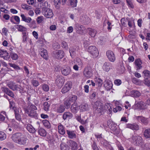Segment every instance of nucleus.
<instances>
[{
  "label": "nucleus",
  "mask_w": 150,
  "mask_h": 150,
  "mask_svg": "<svg viewBox=\"0 0 150 150\" xmlns=\"http://www.w3.org/2000/svg\"><path fill=\"white\" fill-rule=\"evenodd\" d=\"M107 124L108 125L107 126H109V128L113 132V133L114 134L116 133L117 132L116 131H117V124L110 120H109L107 121ZM103 126L104 127H107V126H105L104 125H103Z\"/></svg>",
  "instance_id": "1a4fd4ad"
},
{
  "label": "nucleus",
  "mask_w": 150,
  "mask_h": 150,
  "mask_svg": "<svg viewBox=\"0 0 150 150\" xmlns=\"http://www.w3.org/2000/svg\"><path fill=\"white\" fill-rule=\"evenodd\" d=\"M8 87L11 89L13 91H15L18 90L19 88V86L17 84H16L13 83H11L8 84Z\"/></svg>",
  "instance_id": "2f4dec72"
},
{
  "label": "nucleus",
  "mask_w": 150,
  "mask_h": 150,
  "mask_svg": "<svg viewBox=\"0 0 150 150\" xmlns=\"http://www.w3.org/2000/svg\"><path fill=\"white\" fill-rule=\"evenodd\" d=\"M42 89L45 91L47 92L49 91V86L46 84H43L41 85Z\"/></svg>",
  "instance_id": "052dcab7"
},
{
  "label": "nucleus",
  "mask_w": 150,
  "mask_h": 150,
  "mask_svg": "<svg viewBox=\"0 0 150 150\" xmlns=\"http://www.w3.org/2000/svg\"><path fill=\"white\" fill-rule=\"evenodd\" d=\"M112 68V65L110 63L108 62L104 63L102 68L103 71L106 72H108Z\"/></svg>",
  "instance_id": "ddd939ff"
},
{
  "label": "nucleus",
  "mask_w": 150,
  "mask_h": 150,
  "mask_svg": "<svg viewBox=\"0 0 150 150\" xmlns=\"http://www.w3.org/2000/svg\"><path fill=\"white\" fill-rule=\"evenodd\" d=\"M134 64L135 65V67L137 70H138L141 69L142 68V62L140 58L136 59L134 62Z\"/></svg>",
  "instance_id": "4468645a"
},
{
  "label": "nucleus",
  "mask_w": 150,
  "mask_h": 150,
  "mask_svg": "<svg viewBox=\"0 0 150 150\" xmlns=\"http://www.w3.org/2000/svg\"><path fill=\"white\" fill-rule=\"evenodd\" d=\"M83 75L85 77L89 79L92 76V74L88 67H85L83 71Z\"/></svg>",
  "instance_id": "aec40b11"
},
{
  "label": "nucleus",
  "mask_w": 150,
  "mask_h": 150,
  "mask_svg": "<svg viewBox=\"0 0 150 150\" xmlns=\"http://www.w3.org/2000/svg\"><path fill=\"white\" fill-rule=\"evenodd\" d=\"M132 142L137 145H141L142 143L143 139L142 138L139 136L133 135L132 137Z\"/></svg>",
  "instance_id": "423d86ee"
},
{
  "label": "nucleus",
  "mask_w": 150,
  "mask_h": 150,
  "mask_svg": "<svg viewBox=\"0 0 150 150\" xmlns=\"http://www.w3.org/2000/svg\"><path fill=\"white\" fill-rule=\"evenodd\" d=\"M142 75L144 79H150V71L145 69L142 72Z\"/></svg>",
  "instance_id": "7c9ffc66"
},
{
  "label": "nucleus",
  "mask_w": 150,
  "mask_h": 150,
  "mask_svg": "<svg viewBox=\"0 0 150 150\" xmlns=\"http://www.w3.org/2000/svg\"><path fill=\"white\" fill-rule=\"evenodd\" d=\"M0 56L4 59L8 60L10 58L8 53L6 51L0 50Z\"/></svg>",
  "instance_id": "4be33fe9"
},
{
  "label": "nucleus",
  "mask_w": 150,
  "mask_h": 150,
  "mask_svg": "<svg viewBox=\"0 0 150 150\" xmlns=\"http://www.w3.org/2000/svg\"><path fill=\"white\" fill-rule=\"evenodd\" d=\"M65 81L64 77L62 76H57L56 80V85L59 88H61L63 85Z\"/></svg>",
  "instance_id": "9b49d317"
},
{
  "label": "nucleus",
  "mask_w": 150,
  "mask_h": 150,
  "mask_svg": "<svg viewBox=\"0 0 150 150\" xmlns=\"http://www.w3.org/2000/svg\"><path fill=\"white\" fill-rule=\"evenodd\" d=\"M10 55L11 58L13 60H16L18 59V56L17 54L14 52H10Z\"/></svg>",
  "instance_id": "de8ad7c7"
},
{
  "label": "nucleus",
  "mask_w": 150,
  "mask_h": 150,
  "mask_svg": "<svg viewBox=\"0 0 150 150\" xmlns=\"http://www.w3.org/2000/svg\"><path fill=\"white\" fill-rule=\"evenodd\" d=\"M2 90L3 92L5 93L11 97L13 98L14 97V94L13 93L10 91L8 88L6 87L2 88Z\"/></svg>",
  "instance_id": "a878e982"
},
{
  "label": "nucleus",
  "mask_w": 150,
  "mask_h": 150,
  "mask_svg": "<svg viewBox=\"0 0 150 150\" xmlns=\"http://www.w3.org/2000/svg\"><path fill=\"white\" fill-rule=\"evenodd\" d=\"M56 111L58 113H61L63 112L65 110V108L64 105H62L56 106L55 108Z\"/></svg>",
  "instance_id": "c756f323"
},
{
  "label": "nucleus",
  "mask_w": 150,
  "mask_h": 150,
  "mask_svg": "<svg viewBox=\"0 0 150 150\" xmlns=\"http://www.w3.org/2000/svg\"><path fill=\"white\" fill-rule=\"evenodd\" d=\"M126 127L136 131L138 130L139 129V126L136 123H133L132 124L128 123Z\"/></svg>",
  "instance_id": "a211bd4d"
},
{
  "label": "nucleus",
  "mask_w": 150,
  "mask_h": 150,
  "mask_svg": "<svg viewBox=\"0 0 150 150\" xmlns=\"http://www.w3.org/2000/svg\"><path fill=\"white\" fill-rule=\"evenodd\" d=\"M38 133L40 136L45 137L47 135V132L43 128H41L38 130Z\"/></svg>",
  "instance_id": "e433bc0d"
},
{
  "label": "nucleus",
  "mask_w": 150,
  "mask_h": 150,
  "mask_svg": "<svg viewBox=\"0 0 150 150\" xmlns=\"http://www.w3.org/2000/svg\"><path fill=\"white\" fill-rule=\"evenodd\" d=\"M50 105L48 102H45L43 104V109L45 111H48L49 110Z\"/></svg>",
  "instance_id": "a18cd8bd"
},
{
  "label": "nucleus",
  "mask_w": 150,
  "mask_h": 150,
  "mask_svg": "<svg viewBox=\"0 0 150 150\" xmlns=\"http://www.w3.org/2000/svg\"><path fill=\"white\" fill-rule=\"evenodd\" d=\"M21 20L27 23L30 22L32 19L31 18L26 17L24 14H21Z\"/></svg>",
  "instance_id": "473e14b6"
},
{
  "label": "nucleus",
  "mask_w": 150,
  "mask_h": 150,
  "mask_svg": "<svg viewBox=\"0 0 150 150\" xmlns=\"http://www.w3.org/2000/svg\"><path fill=\"white\" fill-rule=\"evenodd\" d=\"M68 137L70 139H73L76 138V136L74 131H70L67 130L66 131Z\"/></svg>",
  "instance_id": "cd10ccee"
},
{
  "label": "nucleus",
  "mask_w": 150,
  "mask_h": 150,
  "mask_svg": "<svg viewBox=\"0 0 150 150\" xmlns=\"http://www.w3.org/2000/svg\"><path fill=\"white\" fill-rule=\"evenodd\" d=\"M13 19L17 22V23L18 24L20 23V19L19 16H12L10 19L11 21V22H13Z\"/></svg>",
  "instance_id": "8fccbe9b"
},
{
  "label": "nucleus",
  "mask_w": 150,
  "mask_h": 150,
  "mask_svg": "<svg viewBox=\"0 0 150 150\" xmlns=\"http://www.w3.org/2000/svg\"><path fill=\"white\" fill-rule=\"evenodd\" d=\"M91 147L93 150H100L95 142H93Z\"/></svg>",
  "instance_id": "774afa93"
},
{
  "label": "nucleus",
  "mask_w": 150,
  "mask_h": 150,
  "mask_svg": "<svg viewBox=\"0 0 150 150\" xmlns=\"http://www.w3.org/2000/svg\"><path fill=\"white\" fill-rule=\"evenodd\" d=\"M69 144L71 150H77L78 148V144L75 141L72 140L69 141Z\"/></svg>",
  "instance_id": "6ab92c4d"
},
{
  "label": "nucleus",
  "mask_w": 150,
  "mask_h": 150,
  "mask_svg": "<svg viewBox=\"0 0 150 150\" xmlns=\"http://www.w3.org/2000/svg\"><path fill=\"white\" fill-rule=\"evenodd\" d=\"M7 115L5 111H1L0 112V121H4L5 119V117H7Z\"/></svg>",
  "instance_id": "4c0bfd02"
},
{
  "label": "nucleus",
  "mask_w": 150,
  "mask_h": 150,
  "mask_svg": "<svg viewBox=\"0 0 150 150\" xmlns=\"http://www.w3.org/2000/svg\"><path fill=\"white\" fill-rule=\"evenodd\" d=\"M93 107L96 109V112L98 113H100L104 110L103 104L99 101L96 102L94 104Z\"/></svg>",
  "instance_id": "20e7f679"
},
{
  "label": "nucleus",
  "mask_w": 150,
  "mask_h": 150,
  "mask_svg": "<svg viewBox=\"0 0 150 150\" xmlns=\"http://www.w3.org/2000/svg\"><path fill=\"white\" fill-rule=\"evenodd\" d=\"M101 144L103 145L107 149H109L110 150H114L113 148L109 144V142L106 140H104L101 142Z\"/></svg>",
  "instance_id": "dca6fc26"
},
{
  "label": "nucleus",
  "mask_w": 150,
  "mask_h": 150,
  "mask_svg": "<svg viewBox=\"0 0 150 150\" xmlns=\"http://www.w3.org/2000/svg\"><path fill=\"white\" fill-rule=\"evenodd\" d=\"M23 42L25 43L28 38V37L26 35V32H24L23 33Z\"/></svg>",
  "instance_id": "0e129e2a"
},
{
  "label": "nucleus",
  "mask_w": 150,
  "mask_h": 150,
  "mask_svg": "<svg viewBox=\"0 0 150 150\" xmlns=\"http://www.w3.org/2000/svg\"><path fill=\"white\" fill-rule=\"evenodd\" d=\"M77 0H69L68 4V5L71 6L72 8H74L77 6Z\"/></svg>",
  "instance_id": "72a5a7b5"
},
{
  "label": "nucleus",
  "mask_w": 150,
  "mask_h": 150,
  "mask_svg": "<svg viewBox=\"0 0 150 150\" xmlns=\"http://www.w3.org/2000/svg\"><path fill=\"white\" fill-rule=\"evenodd\" d=\"M54 56L57 59H59L62 58L64 55V53L62 50H58L54 51L53 53Z\"/></svg>",
  "instance_id": "f8f14e48"
},
{
  "label": "nucleus",
  "mask_w": 150,
  "mask_h": 150,
  "mask_svg": "<svg viewBox=\"0 0 150 150\" xmlns=\"http://www.w3.org/2000/svg\"><path fill=\"white\" fill-rule=\"evenodd\" d=\"M88 30L89 35L92 37H94L97 33V31L95 30L92 28H88Z\"/></svg>",
  "instance_id": "c9c22d12"
},
{
  "label": "nucleus",
  "mask_w": 150,
  "mask_h": 150,
  "mask_svg": "<svg viewBox=\"0 0 150 150\" xmlns=\"http://www.w3.org/2000/svg\"><path fill=\"white\" fill-rule=\"evenodd\" d=\"M88 52L93 58H96L98 56V51L97 48L94 46H90L88 49Z\"/></svg>",
  "instance_id": "7ed1b4c3"
},
{
  "label": "nucleus",
  "mask_w": 150,
  "mask_h": 150,
  "mask_svg": "<svg viewBox=\"0 0 150 150\" xmlns=\"http://www.w3.org/2000/svg\"><path fill=\"white\" fill-rule=\"evenodd\" d=\"M72 82L70 81H67L61 90L62 93H65L69 91L71 88Z\"/></svg>",
  "instance_id": "0eeeda50"
},
{
  "label": "nucleus",
  "mask_w": 150,
  "mask_h": 150,
  "mask_svg": "<svg viewBox=\"0 0 150 150\" xmlns=\"http://www.w3.org/2000/svg\"><path fill=\"white\" fill-rule=\"evenodd\" d=\"M75 27L77 32L81 34L83 33V30L84 29L83 26L78 23H76L75 24Z\"/></svg>",
  "instance_id": "bb28decb"
},
{
  "label": "nucleus",
  "mask_w": 150,
  "mask_h": 150,
  "mask_svg": "<svg viewBox=\"0 0 150 150\" xmlns=\"http://www.w3.org/2000/svg\"><path fill=\"white\" fill-rule=\"evenodd\" d=\"M42 13L47 18H51L54 16L52 10L49 8H44L42 9Z\"/></svg>",
  "instance_id": "39448f33"
},
{
  "label": "nucleus",
  "mask_w": 150,
  "mask_h": 150,
  "mask_svg": "<svg viewBox=\"0 0 150 150\" xmlns=\"http://www.w3.org/2000/svg\"><path fill=\"white\" fill-rule=\"evenodd\" d=\"M76 64L79 66L81 68H82L83 66V62L80 59H77L76 60Z\"/></svg>",
  "instance_id": "bf43d9fd"
},
{
  "label": "nucleus",
  "mask_w": 150,
  "mask_h": 150,
  "mask_svg": "<svg viewBox=\"0 0 150 150\" xmlns=\"http://www.w3.org/2000/svg\"><path fill=\"white\" fill-rule=\"evenodd\" d=\"M6 138V135L5 133L2 132H0V141H3L5 140Z\"/></svg>",
  "instance_id": "6e6d98bb"
},
{
  "label": "nucleus",
  "mask_w": 150,
  "mask_h": 150,
  "mask_svg": "<svg viewBox=\"0 0 150 150\" xmlns=\"http://www.w3.org/2000/svg\"><path fill=\"white\" fill-rule=\"evenodd\" d=\"M9 102V108L11 109L14 110L16 107H15V103L13 101H10Z\"/></svg>",
  "instance_id": "680f3d73"
},
{
  "label": "nucleus",
  "mask_w": 150,
  "mask_h": 150,
  "mask_svg": "<svg viewBox=\"0 0 150 150\" xmlns=\"http://www.w3.org/2000/svg\"><path fill=\"white\" fill-rule=\"evenodd\" d=\"M73 116L72 114L69 112H67L64 113L63 115L62 118L64 120L70 119Z\"/></svg>",
  "instance_id": "c85d7f7f"
},
{
  "label": "nucleus",
  "mask_w": 150,
  "mask_h": 150,
  "mask_svg": "<svg viewBox=\"0 0 150 150\" xmlns=\"http://www.w3.org/2000/svg\"><path fill=\"white\" fill-rule=\"evenodd\" d=\"M104 86L106 90L109 91L112 88V83L110 81L105 80L104 82Z\"/></svg>",
  "instance_id": "2eb2a0df"
},
{
  "label": "nucleus",
  "mask_w": 150,
  "mask_h": 150,
  "mask_svg": "<svg viewBox=\"0 0 150 150\" xmlns=\"http://www.w3.org/2000/svg\"><path fill=\"white\" fill-rule=\"evenodd\" d=\"M60 149L61 150H69V147L67 144L62 143L60 144Z\"/></svg>",
  "instance_id": "58836bf2"
},
{
  "label": "nucleus",
  "mask_w": 150,
  "mask_h": 150,
  "mask_svg": "<svg viewBox=\"0 0 150 150\" xmlns=\"http://www.w3.org/2000/svg\"><path fill=\"white\" fill-rule=\"evenodd\" d=\"M89 108L88 105L86 103H83L81 105V110L82 111H86L88 110Z\"/></svg>",
  "instance_id": "3c124183"
},
{
  "label": "nucleus",
  "mask_w": 150,
  "mask_h": 150,
  "mask_svg": "<svg viewBox=\"0 0 150 150\" xmlns=\"http://www.w3.org/2000/svg\"><path fill=\"white\" fill-rule=\"evenodd\" d=\"M11 138L14 142L21 145L25 144L27 140L24 135L20 132H16L13 134Z\"/></svg>",
  "instance_id": "f257e3e1"
},
{
  "label": "nucleus",
  "mask_w": 150,
  "mask_h": 150,
  "mask_svg": "<svg viewBox=\"0 0 150 150\" xmlns=\"http://www.w3.org/2000/svg\"><path fill=\"white\" fill-rule=\"evenodd\" d=\"M35 76L37 77V79L39 80H42L44 77V75L43 73H37L35 74Z\"/></svg>",
  "instance_id": "5fc2aeb1"
},
{
  "label": "nucleus",
  "mask_w": 150,
  "mask_h": 150,
  "mask_svg": "<svg viewBox=\"0 0 150 150\" xmlns=\"http://www.w3.org/2000/svg\"><path fill=\"white\" fill-rule=\"evenodd\" d=\"M42 124L44 127L47 129H49L51 127V125L50 122L46 120H44L42 121Z\"/></svg>",
  "instance_id": "ea45409f"
},
{
  "label": "nucleus",
  "mask_w": 150,
  "mask_h": 150,
  "mask_svg": "<svg viewBox=\"0 0 150 150\" xmlns=\"http://www.w3.org/2000/svg\"><path fill=\"white\" fill-rule=\"evenodd\" d=\"M127 5L129 8L133 9L134 8V5L132 2V0H126Z\"/></svg>",
  "instance_id": "37998d69"
},
{
  "label": "nucleus",
  "mask_w": 150,
  "mask_h": 150,
  "mask_svg": "<svg viewBox=\"0 0 150 150\" xmlns=\"http://www.w3.org/2000/svg\"><path fill=\"white\" fill-rule=\"evenodd\" d=\"M122 109V108L121 107L119 106H116L115 108H114L113 111L114 112L116 113L121 111Z\"/></svg>",
  "instance_id": "338daca9"
},
{
  "label": "nucleus",
  "mask_w": 150,
  "mask_h": 150,
  "mask_svg": "<svg viewBox=\"0 0 150 150\" xmlns=\"http://www.w3.org/2000/svg\"><path fill=\"white\" fill-rule=\"evenodd\" d=\"M137 119L139 122H141L145 125H147L149 122L148 118H146L144 117L139 116L137 117Z\"/></svg>",
  "instance_id": "393cba45"
},
{
  "label": "nucleus",
  "mask_w": 150,
  "mask_h": 150,
  "mask_svg": "<svg viewBox=\"0 0 150 150\" xmlns=\"http://www.w3.org/2000/svg\"><path fill=\"white\" fill-rule=\"evenodd\" d=\"M64 107L65 108L69 109L71 105V103L68 99H67L64 100Z\"/></svg>",
  "instance_id": "79ce46f5"
},
{
  "label": "nucleus",
  "mask_w": 150,
  "mask_h": 150,
  "mask_svg": "<svg viewBox=\"0 0 150 150\" xmlns=\"http://www.w3.org/2000/svg\"><path fill=\"white\" fill-rule=\"evenodd\" d=\"M77 99V96L75 95H72L68 99L70 102L72 103H76V101Z\"/></svg>",
  "instance_id": "c03bdc74"
},
{
  "label": "nucleus",
  "mask_w": 150,
  "mask_h": 150,
  "mask_svg": "<svg viewBox=\"0 0 150 150\" xmlns=\"http://www.w3.org/2000/svg\"><path fill=\"white\" fill-rule=\"evenodd\" d=\"M65 127L61 123L58 124V132L59 133L62 135H64L65 133Z\"/></svg>",
  "instance_id": "5701e85b"
},
{
  "label": "nucleus",
  "mask_w": 150,
  "mask_h": 150,
  "mask_svg": "<svg viewBox=\"0 0 150 150\" xmlns=\"http://www.w3.org/2000/svg\"><path fill=\"white\" fill-rule=\"evenodd\" d=\"M21 7L23 9L27 10H29L31 8V6H29L25 4H22L21 5Z\"/></svg>",
  "instance_id": "69168bd1"
},
{
  "label": "nucleus",
  "mask_w": 150,
  "mask_h": 150,
  "mask_svg": "<svg viewBox=\"0 0 150 150\" xmlns=\"http://www.w3.org/2000/svg\"><path fill=\"white\" fill-rule=\"evenodd\" d=\"M54 5L55 8L57 9H58L59 8L61 4L60 0H54Z\"/></svg>",
  "instance_id": "864d4df0"
},
{
  "label": "nucleus",
  "mask_w": 150,
  "mask_h": 150,
  "mask_svg": "<svg viewBox=\"0 0 150 150\" xmlns=\"http://www.w3.org/2000/svg\"><path fill=\"white\" fill-rule=\"evenodd\" d=\"M134 107L136 109L139 110H144L147 107L146 103L143 101H140L135 103Z\"/></svg>",
  "instance_id": "6e6552de"
},
{
  "label": "nucleus",
  "mask_w": 150,
  "mask_h": 150,
  "mask_svg": "<svg viewBox=\"0 0 150 150\" xmlns=\"http://www.w3.org/2000/svg\"><path fill=\"white\" fill-rule=\"evenodd\" d=\"M40 54L41 57L46 60L48 59V56L47 50L41 48L40 51Z\"/></svg>",
  "instance_id": "412c9836"
},
{
  "label": "nucleus",
  "mask_w": 150,
  "mask_h": 150,
  "mask_svg": "<svg viewBox=\"0 0 150 150\" xmlns=\"http://www.w3.org/2000/svg\"><path fill=\"white\" fill-rule=\"evenodd\" d=\"M94 81L96 84H98L99 86H101L102 84V80L100 78L96 77L94 79Z\"/></svg>",
  "instance_id": "49530a36"
},
{
  "label": "nucleus",
  "mask_w": 150,
  "mask_h": 150,
  "mask_svg": "<svg viewBox=\"0 0 150 150\" xmlns=\"http://www.w3.org/2000/svg\"><path fill=\"white\" fill-rule=\"evenodd\" d=\"M15 28L17 29L18 31L23 32L25 30V28L23 26L21 25H16L15 26Z\"/></svg>",
  "instance_id": "603ef678"
},
{
  "label": "nucleus",
  "mask_w": 150,
  "mask_h": 150,
  "mask_svg": "<svg viewBox=\"0 0 150 150\" xmlns=\"http://www.w3.org/2000/svg\"><path fill=\"white\" fill-rule=\"evenodd\" d=\"M132 95L135 97H138L141 95V93L138 91L133 90L132 92Z\"/></svg>",
  "instance_id": "09e8293b"
},
{
  "label": "nucleus",
  "mask_w": 150,
  "mask_h": 150,
  "mask_svg": "<svg viewBox=\"0 0 150 150\" xmlns=\"http://www.w3.org/2000/svg\"><path fill=\"white\" fill-rule=\"evenodd\" d=\"M37 109V107L34 104H29L25 109V112L29 117L36 119L38 118V115L35 111Z\"/></svg>",
  "instance_id": "f03ea898"
},
{
  "label": "nucleus",
  "mask_w": 150,
  "mask_h": 150,
  "mask_svg": "<svg viewBox=\"0 0 150 150\" xmlns=\"http://www.w3.org/2000/svg\"><path fill=\"white\" fill-rule=\"evenodd\" d=\"M8 64L11 67L17 70L20 69V67L14 64L9 63Z\"/></svg>",
  "instance_id": "4d7b16f0"
},
{
  "label": "nucleus",
  "mask_w": 150,
  "mask_h": 150,
  "mask_svg": "<svg viewBox=\"0 0 150 150\" xmlns=\"http://www.w3.org/2000/svg\"><path fill=\"white\" fill-rule=\"evenodd\" d=\"M106 56L108 60L110 62H114L116 59L115 54L111 50H108L106 52Z\"/></svg>",
  "instance_id": "9d476101"
},
{
  "label": "nucleus",
  "mask_w": 150,
  "mask_h": 150,
  "mask_svg": "<svg viewBox=\"0 0 150 150\" xmlns=\"http://www.w3.org/2000/svg\"><path fill=\"white\" fill-rule=\"evenodd\" d=\"M80 108L79 106L78 105L77 103H73L71 106L70 109L71 112L74 113H76Z\"/></svg>",
  "instance_id": "f3484780"
},
{
  "label": "nucleus",
  "mask_w": 150,
  "mask_h": 150,
  "mask_svg": "<svg viewBox=\"0 0 150 150\" xmlns=\"http://www.w3.org/2000/svg\"><path fill=\"white\" fill-rule=\"evenodd\" d=\"M71 71V69L69 67L63 68L61 69L62 74L65 76H67L69 74Z\"/></svg>",
  "instance_id": "b1692460"
},
{
  "label": "nucleus",
  "mask_w": 150,
  "mask_h": 150,
  "mask_svg": "<svg viewBox=\"0 0 150 150\" xmlns=\"http://www.w3.org/2000/svg\"><path fill=\"white\" fill-rule=\"evenodd\" d=\"M26 129L28 132L31 133H34L35 132V129L30 124H28L26 127Z\"/></svg>",
  "instance_id": "f704fd0d"
},
{
  "label": "nucleus",
  "mask_w": 150,
  "mask_h": 150,
  "mask_svg": "<svg viewBox=\"0 0 150 150\" xmlns=\"http://www.w3.org/2000/svg\"><path fill=\"white\" fill-rule=\"evenodd\" d=\"M31 83L32 85L35 87H37L39 85L38 81L34 79L31 80Z\"/></svg>",
  "instance_id": "13d9d810"
},
{
  "label": "nucleus",
  "mask_w": 150,
  "mask_h": 150,
  "mask_svg": "<svg viewBox=\"0 0 150 150\" xmlns=\"http://www.w3.org/2000/svg\"><path fill=\"white\" fill-rule=\"evenodd\" d=\"M132 81L134 83L137 85H139L141 83L140 81L135 77L132 79Z\"/></svg>",
  "instance_id": "e2e57ef3"
},
{
  "label": "nucleus",
  "mask_w": 150,
  "mask_h": 150,
  "mask_svg": "<svg viewBox=\"0 0 150 150\" xmlns=\"http://www.w3.org/2000/svg\"><path fill=\"white\" fill-rule=\"evenodd\" d=\"M144 135L146 138H150V128H147L144 130Z\"/></svg>",
  "instance_id": "a19ab883"
}]
</instances>
